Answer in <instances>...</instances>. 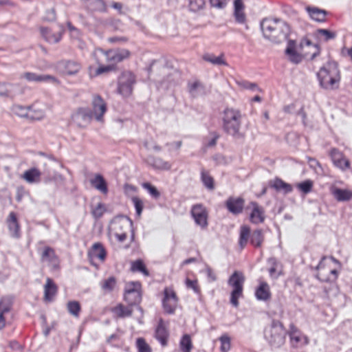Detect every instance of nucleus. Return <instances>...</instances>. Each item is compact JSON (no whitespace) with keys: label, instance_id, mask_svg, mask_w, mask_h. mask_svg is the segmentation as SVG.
I'll return each instance as SVG.
<instances>
[{"label":"nucleus","instance_id":"obj_39","mask_svg":"<svg viewBox=\"0 0 352 352\" xmlns=\"http://www.w3.org/2000/svg\"><path fill=\"white\" fill-rule=\"evenodd\" d=\"M201 179L204 186L209 190L214 189V179L209 175L208 173L203 170L201 173Z\"/></svg>","mask_w":352,"mask_h":352},{"label":"nucleus","instance_id":"obj_27","mask_svg":"<svg viewBox=\"0 0 352 352\" xmlns=\"http://www.w3.org/2000/svg\"><path fill=\"white\" fill-rule=\"evenodd\" d=\"M331 193L338 201H347L352 199V191L347 189L335 187L331 189Z\"/></svg>","mask_w":352,"mask_h":352},{"label":"nucleus","instance_id":"obj_60","mask_svg":"<svg viewBox=\"0 0 352 352\" xmlns=\"http://www.w3.org/2000/svg\"><path fill=\"white\" fill-rule=\"evenodd\" d=\"M234 15L236 21L238 23H244L246 21V16L243 10H234Z\"/></svg>","mask_w":352,"mask_h":352},{"label":"nucleus","instance_id":"obj_38","mask_svg":"<svg viewBox=\"0 0 352 352\" xmlns=\"http://www.w3.org/2000/svg\"><path fill=\"white\" fill-rule=\"evenodd\" d=\"M87 6L91 12H102L106 11V3L103 0H90Z\"/></svg>","mask_w":352,"mask_h":352},{"label":"nucleus","instance_id":"obj_24","mask_svg":"<svg viewBox=\"0 0 352 352\" xmlns=\"http://www.w3.org/2000/svg\"><path fill=\"white\" fill-rule=\"evenodd\" d=\"M90 183L93 187L101 192L102 194H107V182L102 175L96 174L93 179H90Z\"/></svg>","mask_w":352,"mask_h":352},{"label":"nucleus","instance_id":"obj_64","mask_svg":"<svg viewBox=\"0 0 352 352\" xmlns=\"http://www.w3.org/2000/svg\"><path fill=\"white\" fill-rule=\"evenodd\" d=\"M56 12L54 8H52L49 10L46 11L45 15L44 16V20L47 21H54L56 20Z\"/></svg>","mask_w":352,"mask_h":352},{"label":"nucleus","instance_id":"obj_4","mask_svg":"<svg viewBox=\"0 0 352 352\" xmlns=\"http://www.w3.org/2000/svg\"><path fill=\"white\" fill-rule=\"evenodd\" d=\"M264 338L274 349L281 347L285 342L287 331L278 320L273 319L270 325L264 329Z\"/></svg>","mask_w":352,"mask_h":352},{"label":"nucleus","instance_id":"obj_17","mask_svg":"<svg viewBox=\"0 0 352 352\" xmlns=\"http://www.w3.org/2000/svg\"><path fill=\"white\" fill-rule=\"evenodd\" d=\"M168 336V331L165 327L164 320L160 318L155 329V337L160 342L162 346H165L167 345Z\"/></svg>","mask_w":352,"mask_h":352},{"label":"nucleus","instance_id":"obj_45","mask_svg":"<svg viewBox=\"0 0 352 352\" xmlns=\"http://www.w3.org/2000/svg\"><path fill=\"white\" fill-rule=\"evenodd\" d=\"M116 285V279L114 276H110L101 283L102 289L108 292L113 290Z\"/></svg>","mask_w":352,"mask_h":352},{"label":"nucleus","instance_id":"obj_56","mask_svg":"<svg viewBox=\"0 0 352 352\" xmlns=\"http://www.w3.org/2000/svg\"><path fill=\"white\" fill-rule=\"evenodd\" d=\"M132 201L135 208L136 214L138 216H140L144 208L142 201L138 197H133L132 198Z\"/></svg>","mask_w":352,"mask_h":352},{"label":"nucleus","instance_id":"obj_31","mask_svg":"<svg viewBox=\"0 0 352 352\" xmlns=\"http://www.w3.org/2000/svg\"><path fill=\"white\" fill-rule=\"evenodd\" d=\"M253 210L250 213V221L254 223H262L264 221V212L256 202H252Z\"/></svg>","mask_w":352,"mask_h":352},{"label":"nucleus","instance_id":"obj_25","mask_svg":"<svg viewBox=\"0 0 352 352\" xmlns=\"http://www.w3.org/2000/svg\"><path fill=\"white\" fill-rule=\"evenodd\" d=\"M310 17L318 22L326 21V16L328 12L325 10L318 8L317 7L308 6L306 8Z\"/></svg>","mask_w":352,"mask_h":352},{"label":"nucleus","instance_id":"obj_16","mask_svg":"<svg viewBox=\"0 0 352 352\" xmlns=\"http://www.w3.org/2000/svg\"><path fill=\"white\" fill-rule=\"evenodd\" d=\"M146 162L157 170H168L171 168V164L163 159L153 155H149L146 159Z\"/></svg>","mask_w":352,"mask_h":352},{"label":"nucleus","instance_id":"obj_36","mask_svg":"<svg viewBox=\"0 0 352 352\" xmlns=\"http://www.w3.org/2000/svg\"><path fill=\"white\" fill-rule=\"evenodd\" d=\"M41 172L36 168H32L23 173V178L29 183H34L39 180Z\"/></svg>","mask_w":352,"mask_h":352},{"label":"nucleus","instance_id":"obj_44","mask_svg":"<svg viewBox=\"0 0 352 352\" xmlns=\"http://www.w3.org/2000/svg\"><path fill=\"white\" fill-rule=\"evenodd\" d=\"M252 232L249 226L243 225L240 228L239 242H248L250 241Z\"/></svg>","mask_w":352,"mask_h":352},{"label":"nucleus","instance_id":"obj_10","mask_svg":"<svg viewBox=\"0 0 352 352\" xmlns=\"http://www.w3.org/2000/svg\"><path fill=\"white\" fill-rule=\"evenodd\" d=\"M296 48V41L289 39L285 50V53L288 56L289 60L296 65L300 63L303 59V56L297 52Z\"/></svg>","mask_w":352,"mask_h":352},{"label":"nucleus","instance_id":"obj_15","mask_svg":"<svg viewBox=\"0 0 352 352\" xmlns=\"http://www.w3.org/2000/svg\"><path fill=\"white\" fill-rule=\"evenodd\" d=\"M255 297L258 300L267 302L271 297L270 287L267 283L261 282L255 289Z\"/></svg>","mask_w":352,"mask_h":352},{"label":"nucleus","instance_id":"obj_3","mask_svg":"<svg viewBox=\"0 0 352 352\" xmlns=\"http://www.w3.org/2000/svg\"><path fill=\"white\" fill-rule=\"evenodd\" d=\"M317 77L321 87L325 89H333L338 87L340 80V74L338 63L335 61H328L317 74Z\"/></svg>","mask_w":352,"mask_h":352},{"label":"nucleus","instance_id":"obj_13","mask_svg":"<svg viewBox=\"0 0 352 352\" xmlns=\"http://www.w3.org/2000/svg\"><path fill=\"white\" fill-rule=\"evenodd\" d=\"M58 68L65 74L72 76L76 74L80 69V65L74 60H61L58 63Z\"/></svg>","mask_w":352,"mask_h":352},{"label":"nucleus","instance_id":"obj_12","mask_svg":"<svg viewBox=\"0 0 352 352\" xmlns=\"http://www.w3.org/2000/svg\"><path fill=\"white\" fill-rule=\"evenodd\" d=\"M104 54L108 61L118 63L129 58L130 52L126 49H118L106 51Z\"/></svg>","mask_w":352,"mask_h":352},{"label":"nucleus","instance_id":"obj_30","mask_svg":"<svg viewBox=\"0 0 352 352\" xmlns=\"http://www.w3.org/2000/svg\"><path fill=\"white\" fill-rule=\"evenodd\" d=\"M327 259V257L324 256L316 267V270H319L316 277L320 281L324 283H333V278H331L329 276L328 270H326L323 266V261Z\"/></svg>","mask_w":352,"mask_h":352},{"label":"nucleus","instance_id":"obj_63","mask_svg":"<svg viewBox=\"0 0 352 352\" xmlns=\"http://www.w3.org/2000/svg\"><path fill=\"white\" fill-rule=\"evenodd\" d=\"M241 85L246 89H250L252 91H261V89L258 87L257 84H256L254 82H250L248 81H243L241 83Z\"/></svg>","mask_w":352,"mask_h":352},{"label":"nucleus","instance_id":"obj_48","mask_svg":"<svg viewBox=\"0 0 352 352\" xmlns=\"http://www.w3.org/2000/svg\"><path fill=\"white\" fill-rule=\"evenodd\" d=\"M136 346L138 352H151L150 346L146 342L143 338H138L136 340Z\"/></svg>","mask_w":352,"mask_h":352},{"label":"nucleus","instance_id":"obj_52","mask_svg":"<svg viewBox=\"0 0 352 352\" xmlns=\"http://www.w3.org/2000/svg\"><path fill=\"white\" fill-rule=\"evenodd\" d=\"M186 286L188 289H192L195 294H200L201 290L198 285L197 280H191L190 278H186Z\"/></svg>","mask_w":352,"mask_h":352},{"label":"nucleus","instance_id":"obj_20","mask_svg":"<svg viewBox=\"0 0 352 352\" xmlns=\"http://www.w3.org/2000/svg\"><path fill=\"white\" fill-rule=\"evenodd\" d=\"M57 292L58 287L54 280L50 278H47L44 286V300L46 302L52 301Z\"/></svg>","mask_w":352,"mask_h":352},{"label":"nucleus","instance_id":"obj_7","mask_svg":"<svg viewBox=\"0 0 352 352\" xmlns=\"http://www.w3.org/2000/svg\"><path fill=\"white\" fill-rule=\"evenodd\" d=\"M190 214L197 226L206 229L208 226V211L202 204L192 206Z\"/></svg>","mask_w":352,"mask_h":352},{"label":"nucleus","instance_id":"obj_22","mask_svg":"<svg viewBox=\"0 0 352 352\" xmlns=\"http://www.w3.org/2000/svg\"><path fill=\"white\" fill-rule=\"evenodd\" d=\"M124 298L128 305L135 307L136 309L142 314L143 309L140 306H139V304L142 300V294L140 291H135L130 294H124Z\"/></svg>","mask_w":352,"mask_h":352},{"label":"nucleus","instance_id":"obj_50","mask_svg":"<svg viewBox=\"0 0 352 352\" xmlns=\"http://www.w3.org/2000/svg\"><path fill=\"white\" fill-rule=\"evenodd\" d=\"M32 107H23L17 105L14 107L15 113L21 118H28V115Z\"/></svg>","mask_w":352,"mask_h":352},{"label":"nucleus","instance_id":"obj_35","mask_svg":"<svg viewBox=\"0 0 352 352\" xmlns=\"http://www.w3.org/2000/svg\"><path fill=\"white\" fill-rule=\"evenodd\" d=\"M131 271L133 272H141L145 276H148L150 275L144 263L141 259H138L131 263Z\"/></svg>","mask_w":352,"mask_h":352},{"label":"nucleus","instance_id":"obj_2","mask_svg":"<svg viewBox=\"0 0 352 352\" xmlns=\"http://www.w3.org/2000/svg\"><path fill=\"white\" fill-rule=\"evenodd\" d=\"M222 128L226 133L236 139L243 137L240 129L242 124V115L239 110L227 107L223 110Z\"/></svg>","mask_w":352,"mask_h":352},{"label":"nucleus","instance_id":"obj_40","mask_svg":"<svg viewBox=\"0 0 352 352\" xmlns=\"http://www.w3.org/2000/svg\"><path fill=\"white\" fill-rule=\"evenodd\" d=\"M41 258L43 261H47L52 263H56L58 261L54 250L50 247H46L44 249L41 254Z\"/></svg>","mask_w":352,"mask_h":352},{"label":"nucleus","instance_id":"obj_18","mask_svg":"<svg viewBox=\"0 0 352 352\" xmlns=\"http://www.w3.org/2000/svg\"><path fill=\"white\" fill-rule=\"evenodd\" d=\"M267 263L271 265L268 270L271 278L276 279L283 274V265L276 258H269L267 260Z\"/></svg>","mask_w":352,"mask_h":352},{"label":"nucleus","instance_id":"obj_57","mask_svg":"<svg viewBox=\"0 0 352 352\" xmlns=\"http://www.w3.org/2000/svg\"><path fill=\"white\" fill-rule=\"evenodd\" d=\"M243 292L232 290L230 294V302L231 304L237 307L239 306V298L241 296H242Z\"/></svg>","mask_w":352,"mask_h":352},{"label":"nucleus","instance_id":"obj_43","mask_svg":"<svg viewBox=\"0 0 352 352\" xmlns=\"http://www.w3.org/2000/svg\"><path fill=\"white\" fill-rule=\"evenodd\" d=\"M179 346L183 352H190L192 348V344L190 336L188 334H185L182 336Z\"/></svg>","mask_w":352,"mask_h":352},{"label":"nucleus","instance_id":"obj_29","mask_svg":"<svg viewBox=\"0 0 352 352\" xmlns=\"http://www.w3.org/2000/svg\"><path fill=\"white\" fill-rule=\"evenodd\" d=\"M7 221L11 235L14 237L18 238L19 236V226L17 221L16 215L14 212H11L9 214Z\"/></svg>","mask_w":352,"mask_h":352},{"label":"nucleus","instance_id":"obj_1","mask_svg":"<svg viewBox=\"0 0 352 352\" xmlns=\"http://www.w3.org/2000/svg\"><path fill=\"white\" fill-rule=\"evenodd\" d=\"M263 37L276 43L288 38L290 28L288 24L280 19L265 18L260 23Z\"/></svg>","mask_w":352,"mask_h":352},{"label":"nucleus","instance_id":"obj_8","mask_svg":"<svg viewBox=\"0 0 352 352\" xmlns=\"http://www.w3.org/2000/svg\"><path fill=\"white\" fill-rule=\"evenodd\" d=\"M178 298L176 293L170 288L166 287L164 290L162 306L164 311L168 314H173L175 311Z\"/></svg>","mask_w":352,"mask_h":352},{"label":"nucleus","instance_id":"obj_47","mask_svg":"<svg viewBox=\"0 0 352 352\" xmlns=\"http://www.w3.org/2000/svg\"><path fill=\"white\" fill-rule=\"evenodd\" d=\"M189 9L192 12H197L204 8L205 0H189Z\"/></svg>","mask_w":352,"mask_h":352},{"label":"nucleus","instance_id":"obj_59","mask_svg":"<svg viewBox=\"0 0 352 352\" xmlns=\"http://www.w3.org/2000/svg\"><path fill=\"white\" fill-rule=\"evenodd\" d=\"M336 167L340 168L344 170L346 168H349L350 162L348 160L344 158L343 157L340 158V160H338L336 162L333 164Z\"/></svg>","mask_w":352,"mask_h":352},{"label":"nucleus","instance_id":"obj_19","mask_svg":"<svg viewBox=\"0 0 352 352\" xmlns=\"http://www.w3.org/2000/svg\"><path fill=\"white\" fill-rule=\"evenodd\" d=\"M88 256L91 260L98 258L104 261L107 256V252L102 243H94L88 252Z\"/></svg>","mask_w":352,"mask_h":352},{"label":"nucleus","instance_id":"obj_14","mask_svg":"<svg viewBox=\"0 0 352 352\" xmlns=\"http://www.w3.org/2000/svg\"><path fill=\"white\" fill-rule=\"evenodd\" d=\"M244 203V199L241 197H230L226 200L225 205L230 212L236 215L243 212Z\"/></svg>","mask_w":352,"mask_h":352},{"label":"nucleus","instance_id":"obj_28","mask_svg":"<svg viewBox=\"0 0 352 352\" xmlns=\"http://www.w3.org/2000/svg\"><path fill=\"white\" fill-rule=\"evenodd\" d=\"M41 34L46 41L50 43H56L61 39V32L54 33L47 28H41Z\"/></svg>","mask_w":352,"mask_h":352},{"label":"nucleus","instance_id":"obj_33","mask_svg":"<svg viewBox=\"0 0 352 352\" xmlns=\"http://www.w3.org/2000/svg\"><path fill=\"white\" fill-rule=\"evenodd\" d=\"M133 307L130 306H124L122 304L118 305L114 309L113 311L118 316L119 318H126L130 317L133 313Z\"/></svg>","mask_w":352,"mask_h":352},{"label":"nucleus","instance_id":"obj_26","mask_svg":"<svg viewBox=\"0 0 352 352\" xmlns=\"http://www.w3.org/2000/svg\"><path fill=\"white\" fill-rule=\"evenodd\" d=\"M22 77L25 78L28 81H34V82H43L51 80L53 82H58L56 78L51 75H38L32 72H25Z\"/></svg>","mask_w":352,"mask_h":352},{"label":"nucleus","instance_id":"obj_11","mask_svg":"<svg viewBox=\"0 0 352 352\" xmlns=\"http://www.w3.org/2000/svg\"><path fill=\"white\" fill-rule=\"evenodd\" d=\"M91 104L94 116L100 121L107 111L106 103L100 96L96 94L93 96Z\"/></svg>","mask_w":352,"mask_h":352},{"label":"nucleus","instance_id":"obj_37","mask_svg":"<svg viewBox=\"0 0 352 352\" xmlns=\"http://www.w3.org/2000/svg\"><path fill=\"white\" fill-rule=\"evenodd\" d=\"M316 36L318 39L327 42L334 39L336 37V33L327 29H318L316 31Z\"/></svg>","mask_w":352,"mask_h":352},{"label":"nucleus","instance_id":"obj_9","mask_svg":"<svg viewBox=\"0 0 352 352\" xmlns=\"http://www.w3.org/2000/svg\"><path fill=\"white\" fill-rule=\"evenodd\" d=\"M94 117L92 110L89 108H79L72 115L73 122L79 127L83 128L89 125Z\"/></svg>","mask_w":352,"mask_h":352},{"label":"nucleus","instance_id":"obj_5","mask_svg":"<svg viewBox=\"0 0 352 352\" xmlns=\"http://www.w3.org/2000/svg\"><path fill=\"white\" fill-rule=\"evenodd\" d=\"M133 223L127 217L115 218L111 222L110 234L120 241L126 239L128 232L132 230Z\"/></svg>","mask_w":352,"mask_h":352},{"label":"nucleus","instance_id":"obj_58","mask_svg":"<svg viewBox=\"0 0 352 352\" xmlns=\"http://www.w3.org/2000/svg\"><path fill=\"white\" fill-rule=\"evenodd\" d=\"M263 240L262 231L261 230H254L252 232L250 242H262Z\"/></svg>","mask_w":352,"mask_h":352},{"label":"nucleus","instance_id":"obj_32","mask_svg":"<svg viewBox=\"0 0 352 352\" xmlns=\"http://www.w3.org/2000/svg\"><path fill=\"white\" fill-rule=\"evenodd\" d=\"M188 91L192 98H197L205 94V87L199 80H196L192 83H188Z\"/></svg>","mask_w":352,"mask_h":352},{"label":"nucleus","instance_id":"obj_23","mask_svg":"<svg viewBox=\"0 0 352 352\" xmlns=\"http://www.w3.org/2000/svg\"><path fill=\"white\" fill-rule=\"evenodd\" d=\"M270 186L274 188L278 192H281L283 194H289L293 190L291 184L285 182L280 178H276L273 181L270 182Z\"/></svg>","mask_w":352,"mask_h":352},{"label":"nucleus","instance_id":"obj_53","mask_svg":"<svg viewBox=\"0 0 352 352\" xmlns=\"http://www.w3.org/2000/svg\"><path fill=\"white\" fill-rule=\"evenodd\" d=\"M313 187V183L311 180H306L298 184V189L305 194L309 193Z\"/></svg>","mask_w":352,"mask_h":352},{"label":"nucleus","instance_id":"obj_61","mask_svg":"<svg viewBox=\"0 0 352 352\" xmlns=\"http://www.w3.org/2000/svg\"><path fill=\"white\" fill-rule=\"evenodd\" d=\"M330 156L333 164L343 157L342 153L338 149L335 148L331 150Z\"/></svg>","mask_w":352,"mask_h":352},{"label":"nucleus","instance_id":"obj_21","mask_svg":"<svg viewBox=\"0 0 352 352\" xmlns=\"http://www.w3.org/2000/svg\"><path fill=\"white\" fill-rule=\"evenodd\" d=\"M245 277L240 272L235 271L229 278L228 284L233 287L232 290L243 292Z\"/></svg>","mask_w":352,"mask_h":352},{"label":"nucleus","instance_id":"obj_34","mask_svg":"<svg viewBox=\"0 0 352 352\" xmlns=\"http://www.w3.org/2000/svg\"><path fill=\"white\" fill-rule=\"evenodd\" d=\"M6 89L8 98H14L24 93V89L19 84L6 83Z\"/></svg>","mask_w":352,"mask_h":352},{"label":"nucleus","instance_id":"obj_42","mask_svg":"<svg viewBox=\"0 0 352 352\" xmlns=\"http://www.w3.org/2000/svg\"><path fill=\"white\" fill-rule=\"evenodd\" d=\"M68 312L74 317L78 318L81 311V306L79 302L76 300L69 301L67 303Z\"/></svg>","mask_w":352,"mask_h":352},{"label":"nucleus","instance_id":"obj_6","mask_svg":"<svg viewBox=\"0 0 352 352\" xmlns=\"http://www.w3.org/2000/svg\"><path fill=\"white\" fill-rule=\"evenodd\" d=\"M135 83V75L129 71L123 72L118 78V92L124 97L129 96L132 94Z\"/></svg>","mask_w":352,"mask_h":352},{"label":"nucleus","instance_id":"obj_54","mask_svg":"<svg viewBox=\"0 0 352 352\" xmlns=\"http://www.w3.org/2000/svg\"><path fill=\"white\" fill-rule=\"evenodd\" d=\"M44 116L45 113L42 110H34L31 107L28 118L31 120H40Z\"/></svg>","mask_w":352,"mask_h":352},{"label":"nucleus","instance_id":"obj_49","mask_svg":"<svg viewBox=\"0 0 352 352\" xmlns=\"http://www.w3.org/2000/svg\"><path fill=\"white\" fill-rule=\"evenodd\" d=\"M106 211V208L104 204L102 203H98L97 206L91 210V214L93 217L96 219H100Z\"/></svg>","mask_w":352,"mask_h":352},{"label":"nucleus","instance_id":"obj_51","mask_svg":"<svg viewBox=\"0 0 352 352\" xmlns=\"http://www.w3.org/2000/svg\"><path fill=\"white\" fill-rule=\"evenodd\" d=\"M141 284L138 281H132L126 285L124 294L133 293L135 291H140Z\"/></svg>","mask_w":352,"mask_h":352},{"label":"nucleus","instance_id":"obj_55","mask_svg":"<svg viewBox=\"0 0 352 352\" xmlns=\"http://www.w3.org/2000/svg\"><path fill=\"white\" fill-rule=\"evenodd\" d=\"M221 342V351L227 352L230 349V338L228 336H222L219 338Z\"/></svg>","mask_w":352,"mask_h":352},{"label":"nucleus","instance_id":"obj_62","mask_svg":"<svg viewBox=\"0 0 352 352\" xmlns=\"http://www.w3.org/2000/svg\"><path fill=\"white\" fill-rule=\"evenodd\" d=\"M210 135L212 136V138L205 143L206 147H213L217 144V142L219 138L220 135L217 132H212Z\"/></svg>","mask_w":352,"mask_h":352},{"label":"nucleus","instance_id":"obj_46","mask_svg":"<svg viewBox=\"0 0 352 352\" xmlns=\"http://www.w3.org/2000/svg\"><path fill=\"white\" fill-rule=\"evenodd\" d=\"M142 186L148 192L153 198L157 199L160 197V192L159 190L151 184L144 182L142 184Z\"/></svg>","mask_w":352,"mask_h":352},{"label":"nucleus","instance_id":"obj_41","mask_svg":"<svg viewBox=\"0 0 352 352\" xmlns=\"http://www.w3.org/2000/svg\"><path fill=\"white\" fill-rule=\"evenodd\" d=\"M203 59L215 65H226V62L223 59V55L215 56L212 54H206L203 56Z\"/></svg>","mask_w":352,"mask_h":352}]
</instances>
